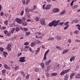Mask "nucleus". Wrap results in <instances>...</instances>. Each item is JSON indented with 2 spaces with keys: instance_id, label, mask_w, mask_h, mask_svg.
Masks as SVG:
<instances>
[{
  "instance_id": "f257e3e1",
  "label": "nucleus",
  "mask_w": 80,
  "mask_h": 80,
  "mask_svg": "<svg viewBox=\"0 0 80 80\" xmlns=\"http://www.w3.org/2000/svg\"><path fill=\"white\" fill-rule=\"evenodd\" d=\"M60 23V20H58L57 21L54 20L52 22H51L50 23L48 24V25L49 27H52V26L53 27H56L57 25H58V23L59 24Z\"/></svg>"
},
{
  "instance_id": "f03ea898",
  "label": "nucleus",
  "mask_w": 80,
  "mask_h": 80,
  "mask_svg": "<svg viewBox=\"0 0 80 80\" xmlns=\"http://www.w3.org/2000/svg\"><path fill=\"white\" fill-rule=\"evenodd\" d=\"M40 22L41 24L42 25H45L46 22H45V20L44 18H42L40 20Z\"/></svg>"
},
{
  "instance_id": "7ed1b4c3",
  "label": "nucleus",
  "mask_w": 80,
  "mask_h": 80,
  "mask_svg": "<svg viewBox=\"0 0 80 80\" xmlns=\"http://www.w3.org/2000/svg\"><path fill=\"white\" fill-rule=\"evenodd\" d=\"M25 58H26L25 57H20L19 58L20 60H18V62H20V63H23L25 62Z\"/></svg>"
},
{
  "instance_id": "20e7f679",
  "label": "nucleus",
  "mask_w": 80,
  "mask_h": 80,
  "mask_svg": "<svg viewBox=\"0 0 80 80\" xmlns=\"http://www.w3.org/2000/svg\"><path fill=\"white\" fill-rule=\"evenodd\" d=\"M15 21L17 22V23H18V24H22L23 22L22 20L18 18H16L15 19Z\"/></svg>"
},
{
  "instance_id": "39448f33",
  "label": "nucleus",
  "mask_w": 80,
  "mask_h": 80,
  "mask_svg": "<svg viewBox=\"0 0 80 80\" xmlns=\"http://www.w3.org/2000/svg\"><path fill=\"white\" fill-rule=\"evenodd\" d=\"M11 44H9L7 46V50H8V51H11Z\"/></svg>"
},
{
  "instance_id": "423d86ee",
  "label": "nucleus",
  "mask_w": 80,
  "mask_h": 80,
  "mask_svg": "<svg viewBox=\"0 0 80 80\" xmlns=\"http://www.w3.org/2000/svg\"><path fill=\"white\" fill-rule=\"evenodd\" d=\"M52 7L51 5H48L46 6V7L45 8V10H49Z\"/></svg>"
},
{
  "instance_id": "0eeeda50",
  "label": "nucleus",
  "mask_w": 80,
  "mask_h": 80,
  "mask_svg": "<svg viewBox=\"0 0 80 80\" xmlns=\"http://www.w3.org/2000/svg\"><path fill=\"white\" fill-rule=\"evenodd\" d=\"M51 63V60L49 59L48 61L46 62H45V65L46 66H48V65H49V63Z\"/></svg>"
},
{
  "instance_id": "6e6552de",
  "label": "nucleus",
  "mask_w": 80,
  "mask_h": 80,
  "mask_svg": "<svg viewBox=\"0 0 80 80\" xmlns=\"http://www.w3.org/2000/svg\"><path fill=\"white\" fill-rule=\"evenodd\" d=\"M59 11V9L58 8H55L53 9V13H56L58 12Z\"/></svg>"
},
{
  "instance_id": "1a4fd4ad",
  "label": "nucleus",
  "mask_w": 80,
  "mask_h": 80,
  "mask_svg": "<svg viewBox=\"0 0 80 80\" xmlns=\"http://www.w3.org/2000/svg\"><path fill=\"white\" fill-rule=\"evenodd\" d=\"M4 66L5 68L8 69V70H10L11 68L10 67H8V66L7 64H4Z\"/></svg>"
},
{
  "instance_id": "9d476101",
  "label": "nucleus",
  "mask_w": 80,
  "mask_h": 80,
  "mask_svg": "<svg viewBox=\"0 0 80 80\" xmlns=\"http://www.w3.org/2000/svg\"><path fill=\"white\" fill-rule=\"evenodd\" d=\"M40 48H38L37 50H36V53L35 54L36 55L38 54V53L39 52H40Z\"/></svg>"
},
{
  "instance_id": "9b49d317",
  "label": "nucleus",
  "mask_w": 80,
  "mask_h": 80,
  "mask_svg": "<svg viewBox=\"0 0 80 80\" xmlns=\"http://www.w3.org/2000/svg\"><path fill=\"white\" fill-rule=\"evenodd\" d=\"M28 48H29L28 46H25L23 50H24L25 52H27V51L28 50Z\"/></svg>"
},
{
  "instance_id": "f8f14e48",
  "label": "nucleus",
  "mask_w": 80,
  "mask_h": 80,
  "mask_svg": "<svg viewBox=\"0 0 80 80\" xmlns=\"http://www.w3.org/2000/svg\"><path fill=\"white\" fill-rule=\"evenodd\" d=\"M69 50L68 49L65 50L63 51L62 52L63 54H65V53H67L68 52Z\"/></svg>"
},
{
  "instance_id": "ddd939ff",
  "label": "nucleus",
  "mask_w": 80,
  "mask_h": 80,
  "mask_svg": "<svg viewBox=\"0 0 80 80\" xmlns=\"http://www.w3.org/2000/svg\"><path fill=\"white\" fill-rule=\"evenodd\" d=\"M55 38H57L58 40H60L62 39V38L60 36H57L55 37Z\"/></svg>"
},
{
  "instance_id": "4468645a",
  "label": "nucleus",
  "mask_w": 80,
  "mask_h": 80,
  "mask_svg": "<svg viewBox=\"0 0 80 80\" xmlns=\"http://www.w3.org/2000/svg\"><path fill=\"white\" fill-rule=\"evenodd\" d=\"M22 23V26H27V23L25 22H23Z\"/></svg>"
},
{
  "instance_id": "2eb2a0df",
  "label": "nucleus",
  "mask_w": 80,
  "mask_h": 80,
  "mask_svg": "<svg viewBox=\"0 0 80 80\" xmlns=\"http://www.w3.org/2000/svg\"><path fill=\"white\" fill-rule=\"evenodd\" d=\"M36 45V42H33L31 44V46L32 47H34Z\"/></svg>"
},
{
  "instance_id": "dca6fc26",
  "label": "nucleus",
  "mask_w": 80,
  "mask_h": 80,
  "mask_svg": "<svg viewBox=\"0 0 80 80\" xmlns=\"http://www.w3.org/2000/svg\"><path fill=\"white\" fill-rule=\"evenodd\" d=\"M78 7V6L77 5L73 6L72 8L73 10H75V9H77V8Z\"/></svg>"
},
{
  "instance_id": "f3484780",
  "label": "nucleus",
  "mask_w": 80,
  "mask_h": 80,
  "mask_svg": "<svg viewBox=\"0 0 80 80\" xmlns=\"http://www.w3.org/2000/svg\"><path fill=\"white\" fill-rule=\"evenodd\" d=\"M66 12V11L65 10L63 11L62 12H61L60 14V15H63V14H65Z\"/></svg>"
},
{
  "instance_id": "a211bd4d",
  "label": "nucleus",
  "mask_w": 80,
  "mask_h": 80,
  "mask_svg": "<svg viewBox=\"0 0 80 80\" xmlns=\"http://www.w3.org/2000/svg\"><path fill=\"white\" fill-rule=\"evenodd\" d=\"M70 71V69H67L66 70H64V74L65 73H67V72H68Z\"/></svg>"
},
{
  "instance_id": "6ab92c4d",
  "label": "nucleus",
  "mask_w": 80,
  "mask_h": 80,
  "mask_svg": "<svg viewBox=\"0 0 80 80\" xmlns=\"http://www.w3.org/2000/svg\"><path fill=\"white\" fill-rule=\"evenodd\" d=\"M76 78H80V74H77L75 77Z\"/></svg>"
},
{
  "instance_id": "aec40b11",
  "label": "nucleus",
  "mask_w": 80,
  "mask_h": 80,
  "mask_svg": "<svg viewBox=\"0 0 80 80\" xmlns=\"http://www.w3.org/2000/svg\"><path fill=\"white\" fill-rule=\"evenodd\" d=\"M48 40L49 41H52V40H55V38H49L48 39Z\"/></svg>"
},
{
  "instance_id": "412c9836",
  "label": "nucleus",
  "mask_w": 80,
  "mask_h": 80,
  "mask_svg": "<svg viewBox=\"0 0 80 80\" xmlns=\"http://www.w3.org/2000/svg\"><path fill=\"white\" fill-rule=\"evenodd\" d=\"M30 34H31V33H30V32H25V35L26 36H28V35H30Z\"/></svg>"
},
{
  "instance_id": "4be33fe9",
  "label": "nucleus",
  "mask_w": 80,
  "mask_h": 80,
  "mask_svg": "<svg viewBox=\"0 0 80 80\" xmlns=\"http://www.w3.org/2000/svg\"><path fill=\"white\" fill-rule=\"evenodd\" d=\"M19 67L17 66H15L14 68V70H18V69H19Z\"/></svg>"
},
{
  "instance_id": "5701e85b",
  "label": "nucleus",
  "mask_w": 80,
  "mask_h": 80,
  "mask_svg": "<svg viewBox=\"0 0 80 80\" xmlns=\"http://www.w3.org/2000/svg\"><path fill=\"white\" fill-rule=\"evenodd\" d=\"M75 60V57H72V58L70 59V61L72 62L73 60Z\"/></svg>"
},
{
  "instance_id": "b1692460",
  "label": "nucleus",
  "mask_w": 80,
  "mask_h": 80,
  "mask_svg": "<svg viewBox=\"0 0 80 80\" xmlns=\"http://www.w3.org/2000/svg\"><path fill=\"white\" fill-rule=\"evenodd\" d=\"M39 71V68H36L34 69V71L35 72H38Z\"/></svg>"
},
{
  "instance_id": "393cba45",
  "label": "nucleus",
  "mask_w": 80,
  "mask_h": 80,
  "mask_svg": "<svg viewBox=\"0 0 80 80\" xmlns=\"http://www.w3.org/2000/svg\"><path fill=\"white\" fill-rule=\"evenodd\" d=\"M35 21L38 22V21H39V18H38V17H36L35 18Z\"/></svg>"
},
{
  "instance_id": "a878e982",
  "label": "nucleus",
  "mask_w": 80,
  "mask_h": 80,
  "mask_svg": "<svg viewBox=\"0 0 80 80\" xmlns=\"http://www.w3.org/2000/svg\"><path fill=\"white\" fill-rule=\"evenodd\" d=\"M15 30V28H13L12 30L11 31V33H13Z\"/></svg>"
},
{
  "instance_id": "bb28decb",
  "label": "nucleus",
  "mask_w": 80,
  "mask_h": 80,
  "mask_svg": "<svg viewBox=\"0 0 80 80\" xmlns=\"http://www.w3.org/2000/svg\"><path fill=\"white\" fill-rule=\"evenodd\" d=\"M21 75H22L23 77H25V72L23 71L21 72Z\"/></svg>"
},
{
  "instance_id": "cd10ccee",
  "label": "nucleus",
  "mask_w": 80,
  "mask_h": 80,
  "mask_svg": "<svg viewBox=\"0 0 80 80\" xmlns=\"http://www.w3.org/2000/svg\"><path fill=\"white\" fill-rule=\"evenodd\" d=\"M4 23L6 25H8V21L6 20L4 21Z\"/></svg>"
},
{
  "instance_id": "c85d7f7f",
  "label": "nucleus",
  "mask_w": 80,
  "mask_h": 80,
  "mask_svg": "<svg viewBox=\"0 0 80 80\" xmlns=\"http://www.w3.org/2000/svg\"><path fill=\"white\" fill-rule=\"evenodd\" d=\"M68 76L67 75H66L64 77V80H68Z\"/></svg>"
},
{
  "instance_id": "c756f323",
  "label": "nucleus",
  "mask_w": 80,
  "mask_h": 80,
  "mask_svg": "<svg viewBox=\"0 0 80 80\" xmlns=\"http://www.w3.org/2000/svg\"><path fill=\"white\" fill-rule=\"evenodd\" d=\"M41 66L42 67V68H44L45 67V65H44V63H41Z\"/></svg>"
},
{
  "instance_id": "7c9ffc66",
  "label": "nucleus",
  "mask_w": 80,
  "mask_h": 80,
  "mask_svg": "<svg viewBox=\"0 0 80 80\" xmlns=\"http://www.w3.org/2000/svg\"><path fill=\"white\" fill-rule=\"evenodd\" d=\"M63 22H60H60L59 24L58 23V25H60V26H62V25H63Z\"/></svg>"
},
{
  "instance_id": "2f4dec72",
  "label": "nucleus",
  "mask_w": 80,
  "mask_h": 80,
  "mask_svg": "<svg viewBox=\"0 0 80 80\" xmlns=\"http://www.w3.org/2000/svg\"><path fill=\"white\" fill-rule=\"evenodd\" d=\"M49 52V49L48 50L45 52L44 55H47L48 53Z\"/></svg>"
},
{
  "instance_id": "473e14b6",
  "label": "nucleus",
  "mask_w": 80,
  "mask_h": 80,
  "mask_svg": "<svg viewBox=\"0 0 80 80\" xmlns=\"http://www.w3.org/2000/svg\"><path fill=\"white\" fill-rule=\"evenodd\" d=\"M69 25H67L66 27H65V28H64V30H66L68 28V27H69Z\"/></svg>"
},
{
  "instance_id": "72a5a7b5",
  "label": "nucleus",
  "mask_w": 80,
  "mask_h": 80,
  "mask_svg": "<svg viewBox=\"0 0 80 80\" xmlns=\"http://www.w3.org/2000/svg\"><path fill=\"white\" fill-rule=\"evenodd\" d=\"M20 30V28L18 27H16V32H18V31H19Z\"/></svg>"
},
{
  "instance_id": "f704fd0d",
  "label": "nucleus",
  "mask_w": 80,
  "mask_h": 80,
  "mask_svg": "<svg viewBox=\"0 0 80 80\" xmlns=\"http://www.w3.org/2000/svg\"><path fill=\"white\" fill-rule=\"evenodd\" d=\"M65 74V73H64V71L62 72L60 74V75H64Z\"/></svg>"
},
{
  "instance_id": "c9c22d12",
  "label": "nucleus",
  "mask_w": 80,
  "mask_h": 80,
  "mask_svg": "<svg viewBox=\"0 0 80 80\" xmlns=\"http://www.w3.org/2000/svg\"><path fill=\"white\" fill-rule=\"evenodd\" d=\"M3 55H8V53L7 52H5V51H3Z\"/></svg>"
},
{
  "instance_id": "e433bc0d",
  "label": "nucleus",
  "mask_w": 80,
  "mask_h": 80,
  "mask_svg": "<svg viewBox=\"0 0 80 80\" xmlns=\"http://www.w3.org/2000/svg\"><path fill=\"white\" fill-rule=\"evenodd\" d=\"M24 13V11H22L21 12V14H20V15L22 16L23 15V13Z\"/></svg>"
},
{
  "instance_id": "4c0bfd02",
  "label": "nucleus",
  "mask_w": 80,
  "mask_h": 80,
  "mask_svg": "<svg viewBox=\"0 0 80 80\" xmlns=\"http://www.w3.org/2000/svg\"><path fill=\"white\" fill-rule=\"evenodd\" d=\"M56 48H58V49L59 50H62V48H60V47L57 46Z\"/></svg>"
},
{
  "instance_id": "58836bf2",
  "label": "nucleus",
  "mask_w": 80,
  "mask_h": 80,
  "mask_svg": "<svg viewBox=\"0 0 80 80\" xmlns=\"http://www.w3.org/2000/svg\"><path fill=\"white\" fill-rule=\"evenodd\" d=\"M4 50L3 48L1 47L0 48V51H1V52H2Z\"/></svg>"
},
{
  "instance_id": "ea45409f",
  "label": "nucleus",
  "mask_w": 80,
  "mask_h": 80,
  "mask_svg": "<svg viewBox=\"0 0 80 80\" xmlns=\"http://www.w3.org/2000/svg\"><path fill=\"white\" fill-rule=\"evenodd\" d=\"M30 0H26V5H28V4L30 2Z\"/></svg>"
},
{
  "instance_id": "a19ab883",
  "label": "nucleus",
  "mask_w": 80,
  "mask_h": 80,
  "mask_svg": "<svg viewBox=\"0 0 80 80\" xmlns=\"http://www.w3.org/2000/svg\"><path fill=\"white\" fill-rule=\"evenodd\" d=\"M43 59V60H46V59H47V55H44Z\"/></svg>"
},
{
  "instance_id": "79ce46f5",
  "label": "nucleus",
  "mask_w": 80,
  "mask_h": 80,
  "mask_svg": "<svg viewBox=\"0 0 80 80\" xmlns=\"http://www.w3.org/2000/svg\"><path fill=\"white\" fill-rule=\"evenodd\" d=\"M11 35V32H9L7 33V36L8 37L9 36H10V35Z\"/></svg>"
},
{
  "instance_id": "37998d69",
  "label": "nucleus",
  "mask_w": 80,
  "mask_h": 80,
  "mask_svg": "<svg viewBox=\"0 0 80 80\" xmlns=\"http://www.w3.org/2000/svg\"><path fill=\"white\" fill-rule=\"evenodd\" d=\"M23 30H24V31H25V32H27V31L28 30V28H24Z\"/></svg>"
},
{
  "instance_id": "c03bdc74",
  "label": "nucleus",
  "mask_w": 80,
  "mask_h": 80,
  "mask_svg": "<svg viewBox=\"0 0 80 80\" xmlns=\"http://www.w3.org/2000/svg\"><path fill=\"white\" fill-rule=\"evenodd\" d=\"M36 43H37V44H38V43H40V41L39 40H37L36 41Z\"/></svg>"
},
{
  "instance_id": "a18cd8bd",
  "label": "nucleus",
  "mask_w": 80,
  "mask_h": 80,
  "mask_svg": "<svg viewBox=\"0 0 80 80\" xmlns=\"http://www.w3.org/2000/svg\"><path fill=\"white\" fill-rule=\"evenodd\" d=\"M2 74H5V70L3 69L2 70Z\"/></svg>"
},
{
  "instance_id": "49530a36",
  "label": "nucleus",
  "mask_w": 80,
  "mask_h": 80,
  "mask_svg": "<svg viewBox=\"0 0 80 80\" xmlns=\"http://www.w3.org/2000/svg\"><path fill=\"white\" fill-rule=\"evenodd\" d=\"M20 55H22V53L20 52L18 54V57H19Z\"/></svg>"
},
{
  "instance_id": "de8ad7c7",
  "label": "nucleus",
  "mask_w": 80,
  "mask_h": 80,
  "mask_svg": "<svg viewBox=\"0 0 80 80\" xmlns=\"http://www.w3.org/2000/svg\"><path fill=\"white\" fill-rule=\"evenodd\" d=\"M25 45H28V42H26L24 43Z\"/></svg>"
},
{
  "instance_id": "09e8293b",
  "label": "nucleus",
  "mask_w": 80,
  "mask_h": 80,
  "mask_svg": "<svg viewBox=\"0 0 80 80\" xmlns=\"http://www.w3.org/2000/svg\"><path fill=\"white\" fill-rule=\"evenodd\" d=\"M57 75V73H53L52 74V76H55V75Z\"/></svg>"
},
{
  "instance_id": "8fccbe9b",
  "label": "nucleus",
  "mask_w": 80,
  "mask_h": 80,
  "mask_svg": "<svg viewBox=\"0 0 80 80\" xmlns=\"http://www.w3.org/2000/svg\"><path fill=\"white\" fill-rule=\"evenodd\" d=\"M26 79H28L29 78V76H28V75H27L26 76Z\"/></svg>"
},
{
  "instance_id": "3c124183",
  "label": "nucleus",
  "mask_w": 80,
  "mask_h": 80,
  "mask_svg": "<svg viewBox=\"0 0 80 80\" xmlns=\"http://www.w3.org/2000/svg\"><path fill=\"white\" fill-rule=\"evenodd\" d=\"M74 75H75V73H72L70 75L71 77H73Z\"/></svg>"
},
{
  "instance_id": "603ef678",
  "label": "nucleus",
  "mask_w": 80,
  "mask_h": 80,
  "mask_svg": "<svg viewBox=\"0 0 80 80\" xmlns=\"http://www.w3.org/2000/svg\"><path fill=\"white\" fill-rule=\"evenodd\" d=\"M28 8H25V11L26 12H27V11H28Z\"/></svg>"
},
{
  "instance_id": "864d4df0",
  "label": "nucleus",
  "mask_w": 80,
  "mask_h": 80,
  "mask_svg": "<svg viewBox=\"0 0 80 80\" xmlns=\"http://www.w3.org/2000/svg\"><path fill=\"white\" fill-rule=\"evenodd\" d=\"M75 42H80V40L77 39H76L75 40Z\"/></svg>"
},
{
  "instance_id": "5fc2aeb1",
  "label": "nucleus",
  "mask_w": 80,
  "mask_h": 80,
  "mask_svg": "<svg viewBox=\"0 0 80 80\" xmlns=\"http://www.w3.org/2000/svg\"><path fill=\"white\" fill-rule=\"evenodd\" d=\"M73 2H74V1H72L71 2V4H70L71 6H72V5H73Z\"/></svg>"
},
{
  "instance_id": "6e6d98bb",
  "label": "nucleus",
  "mask_w": 80,
  "mask_h": 80,
  "mask_svg": "<svg viewBox=\"0 0 80 80\" xmlns=\"http://www.w3.org/2000/svg\"><path fill=\"white\" fill-rule=\"evenodd\" d=\"M79 32V31H77V30H76L74 32L75 33H76V34H78Z\"/></svg>"
},
{
  "instance_id": "4d7b16f0",
  "label": "nucleus",
  "mask_w": 80,
  "mask_h": 80,
  "mask_svg": "<svg viewBox=\"0 0 80 80\" xmlns=\"http://www.w3.org/2000/svg\"><path fill=\"white\" fill-rule=\"evenodd\" d=\"M37 6H36V5H34L33 8V9L35 10Z\"/></svg>"
},
{
  "instance_id": "13d9d810",
  "label": "nucleus",
  "mask_w": 80,
  "mask_h": 80,
  "mask_svg": "<svg viewBox=\"0 0 80 80\" xmlns=\"http://www.w3.org/2000/svg\"><path fill=\"white\" fill-rule=\"evenodd\" d=\"M68 23H69V22H67L65 23L64 25H68Z\"/></svg>"
},
{
  "instance_id": "bf43d9fd",
  "label": "nucleus",
  "mask_w": 80,
  "mask_h": 80,
  "mask_svg": "<svg viewBox=\"0 0 80 80\" xmlns=\"http://www.w3.org/2000/svg\"><path fill=\"white\" fill-rule=\"evenodd\" d=\"M22 20H23V21H25V18L24 17H23L22 18Z\"/></svg>"
},
{
  "instance_id": "052dcab7",
  "label": "nucleus",
  "mask_w": 80,
  "mask_h": 80,
  "mask_svg": "<svg viewBox=\"0 0 80 80\" xmlns=\"http://www.w3.org/2000/svg\"><path fill=\"white\" fill-rule=\"evenodd\" d=\"M0 15L1 16H3V12H0Z\"/></svg>"
},
{
  "instance_id": "680f3d73",
  "label": "nucleus",
  "mask_w": 80,
  "mask_h": 80,
  "mask_svg": "<svg viewBox=\"0 0 80 80\" xmlns=\"http://www.w3.org/2000/svg\"><path fill=\"white\" fill-rule=\"evenodd\" d=\"M2 29H3V30H5V29H6V27H3L2 28Z\"/></svg>"
},
{
  "instance_id": "e2e57ef3",
  "label": "nucleus",
  "mask_w": 80,
  "mask_h": 80,
  "mask_svg": "<svg viewBox=\"0 0 80 80\" xmlns=\"http://www.w3.org/2000/svg\"><path fill=\"white\" fill-rule=\"evenodd\" d=\"M46 76H47V77H49V76H50V74H49V73H46Z\"/></svg>"
},
{
  "instance_id": "0e129e2a",
  "label": "nucleus",
  "mask_w": 80,
  "mask_h": 80,
  "mask_svg": "<svg viewBox=\"0 0 80 80\" xmlns=\"http://www.w3.org/2000/svg\"><path fill=\"white\" fill-rule=\"evenodd\" d=\"M33 10H34L33 8L32 9H31L30 12H33Z\"/></svg>"
},
{
  "instance_id": "69168bd1",
  "label": "nucleus",
  "mask_w": 80,
  "mask_h": 80,
  "mask_svg": "<svg viewBox=\"0 0 80 80\" xmlns=\"http://www.w3.org/2000/svg\"><path fill=\"white\" fill-rule=\"evenodd\" d=\"M45 4L43 5L42 6V8L43 9H45Z\"/></svg>"
},
{
  "instance_id": "338daca9",
  "label": "nucleus",
  "mask_w": 80,
  "mask_h": 80,
  "mask_svg": "<svg viewBox=\"0 0 80 80\" xmlns=\"http://www.w3.org/2000/svg\"><path fill=\"white\" fill-rule=\"evenodd\" d=\"M4 33L5 34H7V31H4Z\"/></svg>"
},
{
  "instance_id": "774afa93",
  "label": "nucleus",
  "mask_w": 80,
  "mask_h": 80,
  "mask_svg": "<svg viewBox=\"0 0 80 80\" xmlns=\"http://www.w3.org/2000/svg\"><path fill=\"white\" fill-rule=\"evenodd\" d=\"M42 48H43V49H45V46L43 45H42Z\"/></svg>"
}]
</instances>
